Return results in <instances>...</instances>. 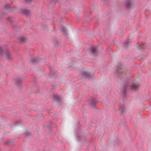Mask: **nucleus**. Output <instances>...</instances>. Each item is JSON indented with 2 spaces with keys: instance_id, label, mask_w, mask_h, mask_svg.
<instances>
[{
  "instance_id": "obj_14",
  "label": "nucleus",
  "mask_w": 151,
  "mask_h": 151,
  "mask_svg": "<svg viewBox=\"0 0 151 151\" xmlns=\"http://www.w3.org/2000/svg\"><path fill=\"white\" fill-rule=\"evenodd\" d=\"M117 73H119V72L118 71H117Z\"/></svg>"
},
{
  "instance_id": "obj_3",
  "label": "nucleus",
  "mask_w": 151,
  "mask_h": 151,
  "mask_svg": "<svg viewBox=\"0 0 151 151\" xmlns=\"http://www.w3.org/2000/svg\"><path fill=\"white\" fill-rule=\"evenodd\" d=\"M6 58L8 60H10L12 59V55L9 52L7 53L6 54Z\"/></svg>"
},
{
  "instance_id": "obj_10",
  "label": "nucleus",
  "mask_w": 151,
  "mask_h": 151,
  "mask_svg": "<svg viewBox=\"0 0 151 151\" xmlns=\"http://www.w3.org/2000/svg\"><path fill=\"white\" fill-rule=\"evenodd\" d=\"M130 4V1H129L127 4V7H129V5Z\"/></svg>"
},
{
  "instance_id": "obj_9",
  "label": "nucleus",
  "mask_w": 151,
  "mask_h": 151,
  "mask_svg": "<svg viewBox=\"0 0 151 151\" xmlns=\"http://www.w3.org/2000/svg\"><path fill=\"white\" fill-rule=\"evenodd\" d=\"M88 74L87 73H86L84 74V76H85V77L86 78H87L88 77Z\"/></svg>"
},
{
  "instance_id": "obj_2",
  "label": "nucleus",
  "mask_w": 151,
  "mask_h": 151,
  "mask_svg": "<svg viewBox=\"0 0 151 151\" xmlns=\"http://www.w3.org/2000/svg\"><path fill=\"white\" fill-rule=\"evenodd\" d=\"M96 51V48L95 47H92L91 48L90 50V53L91 54H93L95 53Z\"/></svg>"
},
{
  "instance_id": "obj_12",
  "label": "nucleus",
  "mask_w": 151,
  "mask_h": 151,
  "mask_svg": "<svg viewBox=\"0 0 151 151\" xmlns=\"http://www.w3.org/2000/svg\"><path fill=\"white\" fill-rule=\"evenodd\" d=\"M22 81V80L21 79H19V80L17 81V83H20Z\"/></svg>"
},
{
  "instance_id": "obj_6",
  "label": "nucleus",
  "mask_w": 151,
  "mask_h": 151,
  "mask_svg": "<svg viewBox=\"0 0 151 151\" xmlns=\"http://www.w3.org/2000/svg\"><path fill=\"white\" fill-rule=\"evenodd\" d=\"M18 40L20 42H22L24 40V38L22 37H19L18 38Z\"/></svg>"
},
{
  "instance_id": "obj_15",
  "label": "nucleus",
  "mask_w": 151,
  "mask_h": 151,
  "mask_svg": "<svg viewBox=\"0 0 151 151\" xmlns=\"http://www.w3.org/2000/svg\"><path fill=\"white\" fill-rule=\"evenodd\" d=\"M121 108H122V107H121H121H120V109H121Z\"/></svg>"
},
{
  "instance_id": "obj_13",
  "label": "nucleus",
  "mask_w": 151,
  "mask_h": 151,
  "mask_svg": "<svg viewBox=\"0 0 151 151\" xmlns=\"http://www.w3.org/2000/svg\"><path fill=\"white\" fill-rule=\"evenodd\" d=\"M26 0L27 2H29L31 1L32 0Z\"/></svg>"
},
{
  "instance_id": "obj_1",
  "label": "nucleus",
  "mask_w": 151,
  "mask_h": 151,
  "mask_svg": "<svg viewBox=\"0 0 151 151\" xmlns=\"http://www.w3.org/2000/svg\"><path fill=\"white\" fill-rule=\"evenodd\" d=\"M139 85L136 83H133L131 86V89L133 90H136L138 87Z\"/></svg>"
},
{
  "instance_id": "obj_11",
  "label": "nucleus",
  "mask_w": 151,
  "mask_h": 151,
  "mask_svg": "<svg viewBox=\"0 0 151 151\" xmlns=\"http://www.w3.org/2000/svg\"><path fill=\"white\" fill-rule=\"evenodd\" d=\"M3 52V50L1 47H0V53L2 54Z\"/></svg>"
},
{
  "instance_id": "obj_7",
  "label": "nucleus",
  "mask_w": 151,
  "mask_h": 151,
  "mask_svg": "<svg viewBox=\"0 0 151 151\" xmlns=\"http://www.w3.org/2000/svg\"><path fill=\"white\" fill-rule=\"evenodd\" d=\"M30 13V12L28 10H24V13L26 14H28Z\"/></svg>"
},
{
  "instance_id": "obj_4",
  "label": "nucleus",
  "mask_w": 151,
  "mask_h": 151,
  "mask_svg": "<svg viewBox=\"0 0 151 151\" xmlns=\"http://www.w3.org/2000/svg\"><path fill=\"white\" fill-rule=\"evenodd\" d=\"M96 100L90 101L89 102V104L91 106H94L96 103Z\"/></svg>"
},
{
  "instance_id": "obj_8",
  "label": "nucleus",
  "mask_w": 151,
  "mask_h": 151,
  "mask_svg": "<svg viewBox=\"0 0 151 151\" xmlns=\"http://www.w3.org/2000/svg\"><path fill=\"white\" fill-rule=\"evenodd\" d=\"M10 8V5L9 4L6 5L5 7V8L6 9H8Z\"/></svg>"
},
{
  "instance_id": "obj_5",
  "label": "nucleus",
  "mask_w": 151,
  "mask_h": 151,
  "mask_svg": "<svg viewBox=\"0 0 151 151\" xmlns=\"http://www.w3.org/2000/svg\"><path fill=\"white\" fill-rule=\"evenodd\" d=\"M53 97L55 100H58L60 99V96L56 94H55L53 96Z\"/></svg>"
}]
</instances>
